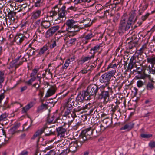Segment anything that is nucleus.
I'll use <instances>...</instances> for the list:
<instances>
[{"label":"nucleus","instance_id":"1","mask_svg":"<svg viewBox=\"0 0 155 155\" xmlns=\"http://www.w3.org/2000/svg\"><path fill=\"white\" fill-rule=\"evenodd\" d=\"M99 127H97L93 130L85 129L81 132L78 141L71 142L69 144V148L70 152H75L86 141L90 140L92 137H96L100 134Z\"/></svg>","mask_w":155,"mask_h":155},{"label":"nucleus","instance_id":"2","mask_svg":"<svg viewBox=\"0 0 155 155\" xmlns=\"http://www.w3.org/2000/svg\"><path fill=\"white\" fill-rule=\"evenodd\" d=\"M103 125L100 124H96L92 127H90L89 128L86 129H89V130H93L96 128L97 127H99V129H100V134L98 135L96 137L99 136L102 132L105 130V128L108 127L112 123V118H106L104 119L103 120Z\"/></svg>","mask_w":155,"mask_h":155},{"label":"nucleus","instance_id":"3","mask_svg":"<svg viewBox=\"0 0 155 155\" xmlns=\"http://www.w3.org/2000/svg\"><path fill=\"white\" fill-rule=\"evenodd\" d=\"M104 87L101 88L99 91L100 93H98V98L99 99L103 100L104 103L105 104L107 103L109 101L110 95L109 92H112V89L108 86L107 88L108 91H106L104 90L105 87V86H104Z\"/></svg>","mask_w":155,"mask_h":155},{"label":"nucleus","instance_id":"4","mask_svg":"<svg viewBox=\"0 0 155 155\" xmlns=\"http://www.w3.org/2000/svg\"><path fill=\"white\" fill-rule=\"evenodd\" d=\"M132 22L128 20L123 19L120 22L118 30L120 33L124 32L129 30L131 26Z\"/></svg>","mask_w":155,"mask_h":155},{"label":"nucleus","instance_id":"5","mask_svg":"<svg viewBox=\"0 0 155 155\" xmlns=\"http://www.w3.org/2000/svg\"><path fill=\"white\" fill-rule=\"evenodd\" d=\"M71 123H68V124L64 123L62 126H60L56 128L57 135L60 137H64L65 136V133L66 132L67 129L68 128Z\"/></svg>","mask_w":155,"mask_h":155},{"label":"nucleus","instance_id":"6","mask_svg":"<svg viewBox=\"0 0 155 155\" xmlns=\"http://www.w3.org/2000/svg\"><path fill=\"white\" fill-rule=\"evenodd\" d=\"M104 87L103 85L99 87L95 84H91L89 85L87 87L88 92L90 95L95 96L97 93H99L100 89L101 88Z\"/></svg>","mask_w":155,"mask_h":155},{"label":"nucleus","instance_id":"7","mask_svg":"<svg viewBox=\"0 0 155 155\" xmlns=\"http://www.w3.org/2000/svg\"><path fill=\"white\" fill-rule=\"evenodd\" d=\"M25 55L22 56L21 55L18 57L12 62V67H14L16 69L21 65L23 62L27 61L26 58L25 57Z\"/></svg>","mask_w":155,"mask_h":155},{"label":"nucleus","instance_id":"8","mask_svg":"<svg viewBox=\"0 0 155 155\" xmlns=\"http://www.w3.org/2000/svg\"><path fill=\"white\" fill-rule=\"evenodd\" d=\"M75 101V99L74 96H71L68 99L65 101V103L64 105V107L66 108L67 110H71L73 108V106L74 105Z\"/></svg>","mask_w":155,"mask_h":155},{"label":"nucleus","instance_id":"9","mask_svg":"<svg viewBox=\"0 0 155 155\" xmlns=\"http://www.w3.org/2000/svg\"><path fill=\"white\" fill-rule=\"evenodd\" d=\"M75 23L76 22L72 19H69L67 20L63 27V28H64L66 27V30L62 32H64V31H66L69 32L72 28L74 27H75Z\"/></svg>","mask_w":155,"mask_h":155},{"label":"nucleus","instance_id":"10","mask_svg":"<svg viewBox=\"0 0 155 155\" xmlns=\"http://www.w3.org/2000/svg\"><path fill=\"white\" fill-rule=\"evenodd\" d=\"M111 79V76L109 75H108L107 73H105L101 75L100 78V81L101 83L104 84L105 86L108 87L110 83L109 82Z\"/></svg>","mask_w":155,"mask_h":155},{"label":"nucleus","instance_id":"11","mask_svg":"<svg viewBox=\"0 0 155 155\" xmlns=\"http://www.w3.org/2000/svg\"><path fill=\"white\" fill-rule=\"evenodd\" d=\"M59 28V27L58 25L51 27L46 31L45 35L46 38H48L53 36Z\"/></svg>","mask_w":155,"mask_h":155},{"label":"nucleus","instance_id":"12","mask_svg":"<svg viewBox=\"0 0 155 155\" xmlns=\"http://www.w3.org/2000/svg\"><path fill=\"white\" fill-rule=\"evenodd\" d=\"M26 38L24 35L19 34L15 36L14 38V41L17 45H20L22 44Z\"/></svg>","mask_w":155,"mask_h":155},{"label":"nucleus","instance_id":"13","mask_svg":"<svg viewBox=\"0 0 155 155\" xmlns=\"http://www.w3.org/2000/svg\"><path fill=\"white\" fill-rule=\"evenodd\" d=\"M59 114L56 113H54L52 116H49L48 118L46 125H48L51 123H55L59 119Z\"/></svg>","mask_w":155,"mask_h":155},{"label":"nucleus","instance_id":"14","mask_svg":"<svg viewBox=\"0 0 155 155\" xmlns=\"http://www.w3.org/2000/svg\"><path fill=\"white\" fill-rule=\"evenodd\" d=\"M41 11L40 10H37L34 11L31 14V19L33 21L39 18L41 16Z\"/></svg>","mask_w":155,"mask_h":155},{"label":"nucleus","instance_id":"15","mask_svg":"<svg viewBox=\"0 0 155 155\" xmlns=\"http://www.w3.org/2000/svg\"><path fill=\"white\" fill-rule=\"evenodd\" d=\"M66 6V5L65 4L61 9L58 7V10L57 14L59 18H63L67 14L66 10H65Z\"/></svg>","mask_w":155,"mask_h":155},{"label":"nucleus","instance_id":"16","mask_svg":"<svg viewBox=\"0 0 155 155\" xmlns=\"http://www.w3.org/2000/svg\"><path fill=\"white\" fill-rule=\"evenodd\" d=\"M58 10V5L55 6L53 8L51 11L48 12V16H50V17H53L57 15Z\"/></svg>","mask_w":155,"mask_h":155},{"label":"nucleus","instance_id":"17","mask_svg":"<svg viewBox=\"0 0 155 155\" xmlns=\"http://www.w3.org/2000/svg\"><path fill=\"white\" fill-rule=\"evenodd\" d=\"M56 88L54 87H52L49 89L45 94V97H48L54 94L55 93Z\"/></svg>","mask_w":155,"mask_h":155},{"label":"nucleus","instance_id":"18","mask_svg":"<svg viewBox=\"0 0 155 155\" xmlns=\"http://www.w3.org/2000/svg\"><path fill=\"white\" fill-rule=\"evenodd\" d=\"M134 124L133 123H128L121 127L120 130H127V131H129L134 127Z\"/></svg>","mask_w":155,"mask_h":155},{"label":"nucleus","instance_id":"19","mask_svg":"<svg viewBox=\"0 0 155 155\" xmlns=\"http://www.w3.org/2000/svg\"><path fill=\"white\" fill-rule=\"evenodd\" d=\"M41 25L45 29L48 28L51 25L49 21L43 20L41 21Z\"/></svg>","mask_w":155,"mask_h":155},{"label":"nucleus","instance_id":"20","mask_svg":"<svg viewBox=\"0 0 155 155\" xmlns=\"http://www.w3.org/2000/svg\"><path fill=\"white\" fill-rule=\"evenodd\" d=\"M85 103L84 102H81L78 103L77 107L75 109L76 111L79 112L84 110V105Z\"/></svg>","mask_w":155,"mask_h":155},{"label":"nucleus","instance_id":"21","mask_svg":"<svg viewBox=\"0 0 155 155\" xmlns=\"http://www.w3.org/2000/svg\"><path fill=\"white\" fill-rule=\"evenodd\" d=\"M16 13V12L11 11L10 9L8 10V13L7 15L8 19L10 20H14L15 19L14 17L15 16Z\"/></svg>","mask_w":155,"mask_h":155},{"label":"nucleus","instance_id":"22","mask_svg":"<svg viewBox=\"0 0 155 155\" xmlns=\"http://www.w3.org/2000/svg\"><path fill=\"white\" fill-rule=\"evenodd\" d=\"M46 127H44L43 128L38 130L34 135V138L41 135L43 133L45 132V130H46Z\"/></svg>","mask_w":155,"mask_h":155},{"label":"nucleus","instance_id":"23","mask_svg":"<svg viewBox=\"0 0 155 155\" xmlns=\"http://www.w3.org/2000/svg\"><path fill=\"white\" fill-rule=\"evenodd\" d=\"M123 84L120 82V81L118 80H116L114 84V88H117L119 91L122 87Z\"/></svg>","mask_w":155,"mask_h":155},{"label":"nucleus","instance_id":"24","mask_svg":"<svg viewBox=\"0 0 155 155\" xmlns=\"http://www.w3.org/2000/svg\"><path fill=\"white\" fill-rule=\"evenodd\" d=\"M147 61L148 63H150L152 67H153L155 64V56H152L147 58Z\"/></svg>","mask_w":155,"mask_h":155},{"label":"nucleus","instance_id":"25","mask_svg":"<svg viewBox=\"0 0 155 155\" xmlns=\"http://www.w3.org/2000/svg\"><path fill=\"white\" fill-rule=\"evenodd\" d=\"M26 51H27V54L28 56V57L35 54V50L33 48L29 47Z\"/></svg>","mask_w":155,"mask_h":155},{"label":"nucleus","instance_id":"26","mask_svg":"<svg viewBox=\"0 0 155 155\" xmlns=\"http://www.w3.org/2000/svg\"><path fill=\"white\" fill-rule=\"evenodd\" d=\"M20 126V123H16L10 129L9 132L13 134L15 132V130L18 129Z\"/></svg>","mask_w":155,"mask_h":155},{"label":"nucleus","instance_id":"27","mask_svg":"<svg viewBox=\"0 0 155 155\" xmlns=\"http://www.w3.org/2000/svg\"><path fill=\"white\" fill-rule=\"evenodd\" d=\"M48 48L46 45L44 46L40 49L38 54V56H41L44 54L47 50Z\"/></svg>","mask_w":155,"mask_h":155},{"label":"nucleus","instance_id":"28","mask_svg":"<svg viewBox=\"0 0 155 155\" xmlns=\"http://www.w3.org/2000/svg\"><path fill=\"white\" fill-rule=\"evenodd\" d=\"M33 106L32 103L28 104L25 107L22 108V111L23 113H26L29 109L32 107Z\"/></svg>","mask_w":155,"mask_h":155},{"label":"nucleus","instance_id":"29","mask_svg":"<svg viewBox=\"0 0 155 155\" xmlns=\"http://www.w3.org/2000/svg\"><path fill=\"white\" fill-rule=\"evenodd\" d=\"M136 10H134L131 11L130 13V16L129 17L128 20L133 23V19L136 15Z\"/></svg>","mask_w":155,"mask_h":155},{"label":"nucleus","instance_id":"30","mask_svg":"<svg viewBox=\"0 0 155 155\" xmlns=\"http://www.w3.org/2000/svg\"><path fill=\"white\" fill-rule=\"evenodd\" d=\"M154 81H150L147 83L146 88L147 90H151L154 88Z\"/></svg>","mask_w":155,"mask_h":155},{"label":"nucleus","instance_id":"31","mask_svg":"<svg viewBox=\"0 0 155 155\" xmlns=\"http://www.w3.org/2000/svg\"><path fill=\"white\" fill-rule=\"evenodd\" d=\"M45 30L41 25H40L37 29L36 32L39 34L43 35L45 32Z\"/></svg>","mask_w":155,"mask_h":155},{"label":"nucleus","instance_id":"32","mask_svg":"<svg viewBox=\"0 0 155 155\" xmlns=\"http://www.w3.org/2000/svg\"><path fill=\"white\" fill-rule=\"evenodd\" d=\"M40 69V67L38 66H35L30 76H35V75L36 74Z\"/></svg>","mask_w":155,"mask_h":155},{"label":"nucleus","instance_id":"33","mask_svg":"<svg viewBox=\"0 0 155 155\" xmlns=\"http://www.w3.org/2000/svg\"><path fill=\"white\" fill-rule=\"evenodd\" d=\"M4 72L1 71L0 72V89L2 87V84L4 81Z\"/></svg>","mask_w":155,"mask_h":155},{"label":"nucleus","instance_id":"34","mask_svg":"<svg viewBox=\"0 0 155 155\" xmlns=\"http://www.w3.org/2000/svg\"><path fill=\"white\" fill-rule=\"evenodd\" d=\"M44 127H46V130L45 129V135L46 136H49L52 133H53L52 132L51 130L50 129V128L51 127H48V125H46L44 126Z\"/></svg>","mask_w":155,"mask_h":155},{"label":"nucleus","instance_id":"35","mask_svg":"<svg viewBox=\"0 0 155 155\" xmlns=\"http://www.w3.org/2000/svg\"><path fill=\"white\" fill-rule=\"evenodd\" d=\"M136 64V63H132L130 62L128 65L127 68V69L130 70V71L131 69L133 68L134 66L138 69L140 68V67H138Z\"/></svg>","mask_w":155,"mask_h":155},{"label":"nucleus","instance_id":"36","mask_svg":"<svg viewBox=\"0 0 155 155\" xmlns=\"http://www.w3.org/2000/svg\"><path fill=\"white\" fill-rule=\"evenodd\" d=\"M84 99V98L83 96L81 94H79L77 96L76 99H75V101L76 100L77 102L78 103L81 102H83V100Z\"/></svg>","mask_w":155,"mask_h":155},{"label":"nucleus","instance_id":"37","mask_svg":"<svg viewBox=\"0 0 155 155\" xmlns=\"http://www.w3.org/2000/svg\"><path fill=\"white\" fill-rule=\"evenodd\" d=\"M138 44V42L137 41H132L130 42L129 48L130 49H132L133 48L135 47Z\"/></svg>","mask_w":155,"mask_h":155},{"label":"nucleus","instance_id":"38","mask_svg":"<svg viewBox=\"0 0 155 155\" xmlns=\"http://www.w3.org/2000/svg\"><path fill=\"white\" fill-rule=\"evenodd\" d=\"M58 39L57 38L54 40L52 41L51 43V44L50 45V47L52 48L54 47H55L57 45V44L58 43Z\"/></svg>","mask_w":155,"mask_h":155},{"label":"nucleus","instance_id":"39","mask_svg":"<svg viewBox=\"0 0 155 155\" xmlns=\"http://www.w3.org/2000/svg\"><path fill=\"white\" fill-rule=\"evenodd\" d=\"M92 95H90V94L88 93V89L87 88L86 91L84 92V95L83 96L84 99L86 100H88L90 98V97Z\"/></svg>","mask_w":155,"mask_h":155},{"label":"nucleus","instance_id":"40","mask_svg":"<svg viewBox=\"0 0 155 155\" xmlns=\"http://www.w3.org/2000/svg\"><path fill=\"white\" fill-rule=\"evenodd\" d=\"M92 95H90V94L88 93V89L87 88L86 91L84 92V95L83 96L84 99L86 100H88L90 98V97Z\"/></svg>","mask_w":155,"mask_h":155},{"label":"nucleus","instance_id":"41","mask_svg":"<svg viewBox=\"0 0 155 155\" xmlns=\"http://www.w3.org/2000/svg\"><path fill=\"white\" fill-rule=\"evenodd\" d=\"M117 64H114L113 62L110 63L108 65L107 68L108 69H109L111 68H113L114 69H116L117 66Z\"/></svg>","mask_w":155,"mask_h":155},{"label":"nucleus","instance_id":"42","mask_svg":"<svg viewBox=\"0 0 155 155\" xmlns=\"http://www.w3.org/2000/svg\"><path fill=\"white\" fill-rule=\"evenodd\" d=\"M48 108L47 105L46 104H43L40 106L38 108V111H40L44 109H47Z\"/></svg>","mask_w":155,"mask_h":155},{"label":"nucleus","instance_id":"43","mask_svg":"<svg viewBox=\"0 0 155 155\" xmlns=\"http://www.w3.org/2000/svg\"><path fill=\"white\" fill-rule=\"evenodd\" d=\"M94 35H93V34L91 32L89 34H88L86 35L84 37V38L85 40H89L90 39L94 37Z\"/></svg>","mask_w":155,"mask_h":155},{"label":"nucleus","instance_id":"44","mask_svg":"<svg viewBox=\"0 0 155 155\" xmlns=\"http://www.w3.org/2000/svg\"><path fill=\"white\" fill-rule=\"evenodd\" d=\"M44 0H38L35 3V5L36 7H39L44 2Z\"/></svg>","mask_w":155,"mask_h":155},{"label":"nucleus","instance_id":"45","mask_svg":"<svg viewBox=\"0 0 155 155\" xmlns=\"http://www.w3.org/2000/svg\"><path fill=\"white\" fill-rule=\"evenodd\" d=\"M76 40V38H71L68 40L67 42L69 44H75Z\"/></svg>","mask_w":155,"mask_h":155},{"label":"nucleus","instance_id":"46","mask_svg":"<svg viewBox=\"0 0 155 155\" xmlns=\"http://www.w3.org/2000/svg\"><path fill=\"white\" fill-rule=\"evenodd\" d=\"M7 117V115L5 114H3L0 116V122L5 121Z\"/></svg>","mask_w":155,"mask_h":155},{"label":"nucleus","instance_id":"47","mask_svg":"<svg viewBox=\"0 0 155 155\" xmlns=\"http://www.w3.org/2000/svg\"><path fill=\"white\" fill-rule=\"evenodd\" d=\"M41 20L40 19L37 20H36L34 23V26L35 27H36L38 26V27L40 25H41Z\"/></svg>","mask_w":155,"mask_h":155},{"label":"nucleus","instance_id":"48","mask_svg":"<svg viewBox=\"0 0 155 155\" xmlns=\"http://www.w3.org/2000/svg\"><path fill=\"white\" fill-rule=\"evenodd\" d=\"M92 58L91 56H87L84 57L82 60V61L83 63H84L91 60Z\"/></svg>","mask_w":155,"mask_h":155},{"label":"nucleus","instance_id":"49","mask_svg":"<svg viewBox=\"0 0 155 155\" xmlns=\"http://www.w3.org/2000/svg\"><path fill=\"white\" fill-rule=\"evenodd\" d=\"M141 137L142 138H148L152 137V135L151 134H141Z\"/></svg>","mask_w":155,"mask_h":155},{"label":"nucleus","instance_id":"50","mask_svg":"<svg viewBox=\"0 0 155 155\" xmlns=\"http://www.w3.org/2000/svg\"><path fill=\"white\" fill-rule=\"evenodd\" d=\"M80 28L78 27H77L76 25L75 27H74L72 29L71 31L69 32H76L79 31L80 30Z\"/></svg>","mask_w":155,"mask_h":155},{"label":"nucleus","instance_id":"51","mask_svg":"<svg viewBox=\"0 0 155 155\" xmlns=\"http://www.w3.org/2000/svg\"><path fill=\"white\" fill-rule=\"evenodd\" d=\"M150 15V13H147L145 15H143L141 17V19L143 21H145L149 17Z\"/></svg>","mask_w":155,"mask_h":155},{"label":"nucleus","instance_id":"52","mask_svg":"<svg viewBox=\"0 0 155 155\" xmlns=\"http://www.w3.org/2000/svg\"><path fill=\"white\" fill-rule=\"evenodd\" d=\"M116 69H114L113 70L111 71L108 73H107L108 75H110L111 76V78L116 73Z\"/></svg>","mask_w":155,"mask_h":155},{"label":"nucleus","instance_id":"53","mask_svg":"<svg viewBox=\"0 0 155 155\" xmlns=\"http://www.w3.org/2000/svg\"><path fill=\"white\" fill-rule=\"evenodd\" d=\"M137 85L139 87H142L143 85V83L141 80H139L137 82Z\"/></svg>","mask_w":155,"mask_h":155},{"label":"nucleus","instance_id":"54","mask_svg":"<svg viewBox=\"0 0 155 155\" xmlns=\"http://www.w3.org/2000/svg\"><path fill=\"white\" fill-rule=\"evenodd\" d=\"M100 46H96L93 48H92V50H93L96 53L99 50Z\"/></svg>","mask_w":155,"mask_h":155},{"label":"nucleus","instance_id":"55","mask_svg":"<svg viewBox=\"0 0 155 155\" xmlns=\"http://www.w3.org/2000/svg\"><path fill=\"white\" fill-rule=\"evenodd\" d=\"M149 146L151 148L155 147V141H152L149 143Z\"/></svg>","mask_w":155,"mask_h":155},{"label":"nucleus","instance_id":"56","mask_svg":"<svg viewBox=\"0 0 155 155\" xmlns=\"http://www.w3.org/2000/svg\"><path fill=\"white\" fill-rule=\"evenodd\" d=\"M75 109H74V110L72 112V113L70 115L71 116V117L73 118V120H71V121H72L74 119L75 117H77V115L76 114H75V112H77V111H75Z\"/></svg>","mask_w":155,"mask_h":155},{"label":"nucleus","instance_id":"57","mask_svg":"<svg viewBox=\"0 0 155 155\" xmlns=\"http://www.w3.org/2000/svg\"><path fill=\"white\" fill-rule=\"evenodd\" d=\"M147 44H144L143 45L141 48L139 50L141 53H143L144 50L146 48Z\"/></svg>","mask_w":155,"mask_h":155},{"label":"nucleus","instance_id":"58","mask_svg":"<svg viewBox=\"0 0 155 155\" xmlns=\"http://www.w3.org/2000/svg\"><path fill=\"white\" fill-rule=\"evenodd\" d=\"M71 110H67L65 111L63 116L65 117L68 116V117H69V115H70L71 114L70 111Z\"/></svg>","mask_w":155,"mask_h":155},{"label":"nucleus","instance_id":"59","mask_svg":"<svg viewBox=\"0 0 155 155\" xmlns=\"http://www.w3.org/2000/svg\"><path fill=\"white\" fill-rule=\"evenodd\" d=\"M3 108L4 109H6L7 108H10V106L7 104V102H5L3 105Z\"/></svg>","mask_w":155,"mask_h":155},{"label":"nucleus","instance_id":"60","mask_svg":"<svg viewBox=\"0 0 155 155\" xmlns=\"http://www.w3.org/2000/svg\"><path fill=\"white\" fill-rule=\"evenodd\" d=\"M33 86L36 88V91H38L39 89L40 86L38 83H36L33 84Z\"/></svg>","mask_w":155,"mask_h":155},{"label":"nucleus","instance_id":"61","mask_svg":"<svg viewBox=\"0 0 155 155\" xmlns=\"http://www.w3.org/2000/svg\"><path fill=\"white\" fill-rule=\"evenodd\" d=\"M81 125V124L80 123L78 122L75 125L73 126V128L74 130H76Z\"/></svg>","mask_w":155,"mask_h":155},{"label":"nucleus","instance_id":"62","mask_svg":"<svg viewBox=\"0 0 155 155\" xmlns=\"http://www.w3.org/2000/svg\"><path fill=\"white\" fill-rule=\"evenodd\" d=\"M119 16L118 14H116L114 15V18L113 19V21L114 22H116L118 20Z\"/></svg>","mask_w":155,"mask_h":155},{"label":"nucleus","instance_id":"63","mask_svg":"<svg viewBox=\"0 0 155 155\" xmlns=\"http://www.w3.org/2000/svg\"><path fill=\"white\" fill-rule=\"evenodd\" d=\"M68 10H72L74 11H75L77 10V8L75 7L74 6H72L68 9Z\"/></svg>","mask_w":155,"mask_h":155},{"label":"nucleus","instance_id":"64","mask_svg":"<svg viewBox=\"0 0 155 155\" xmlns=\"http://www.w3.org/2000/svg\"><path fill=\"white\" fill-rule=\"evenodd\" d=\"M28 151L26 150H24L20 153V155H28Z\"/></svg>","mask_w":155,"mask_h":155}]
</instances>
